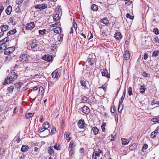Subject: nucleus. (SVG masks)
Listing matches in <instances>:
<instances>
[{
	"label": "nucleus",
	"instance_id": "f257e3e1",
	"mask_svg": "<svg viewBox=\"0 0 159 159\" xmlns=\"http://www.w3.org/2000/svg\"><path fill=\"white\" fill-rule=\"evenodd\" d=\"M17 77V75L15 72L12 71L10 74V76H8L6 79L5 83L6 84H8L12 83L13 81L15 80Z\"/></svg>",
	"mask_w": 159,
	"mask_h": 159
},
{
	"label": "nucleus",
	"instance_id": "f03ea898",
	"mask_svg": "<svg viewBox=\"0 0 159 159\" xmlns=\"http://www.w3.org/2000/svg\"><path fill=\"white\" fill-rule=\"evenodd\" d=\"M125 93H126V92H125V90L124 92H123V95L122 96V97H121L120 100L119 101V107H118V111L119 112H121L123 108V105H121V109H120V105L122 104V103L123 102V100H124V98H125Z\"/></svg>",
	"mask_w": 159,
	"mask_h": 159
},
{
	"label": "nucleus",
	"instance_id": "7ed1b4c3",
	"mask_svg": "<svg viewBox=\"0 0 159 159\" xmlns=\"http://www.w3.org/2000/svg\"><path fill=\"white\" fill-rule=\"evenodd\" d=\"M30 58V57L26 54H22L19 57L20 61L22 62L29 61Z\"/></svg>",
	"mask_w": 159,
	"mask_h": 159
},
{
	"label": "nucleus",
	"instance_id": "20e7f679",
	"mask_svg": "<svg viewBox=\"0 0 159 159\" xmlns=\"http://www.w3.org/2000/svg\"><path fill=\"white\" fill-rule=\"evenodd\" d=\"M78 125L80 128L84 129L87 126V124L84 122V120L81 119L78 122Z\"/></svg>",
	"mask_w": 159,
	"mask_h": 159
},
{
	"label": "nucleus",
	"instance_id": "39448f33",
	"mask_svg": "<svg viewBox=\"0 0 159 159\" xmlns=\"http://www.w3.org/2000/svg\"><path fill=\"white\" fill-rule=\"evenodd\" d=\"M42 58L46 61L50 62L52 60V56L49 54L45 55L42 57Z\"/></svg>",
	"mask_w": 159,
	"mask_h": 159
},
{
	"label": "nucleus",
	"instance_id": "423d86ee",
	"mask_svg": "<svg viewBox=\"0 0 159 159\" xmlns=\"http://www.w3.org/2000/svg\"><path fill=\"white\" fill-rule=\"evenodd\" d=\"M47 7L46 4H42L37 5L35 6V8L36 9H38L40 10L44 9Z\"/></svg>",
	"mask_w": 159,
	"mask_h": 159
},
{
	"label": "nucleus",
	"instance_id": "0eeeda50",
	"mask_svg": "<svg viewBox=\"0 0 159 159\" xmlns=\"http://www.w3.org/2000/svg\"><path fill=\"white\" fill-rule=\"evenodd\" d=\"M34 26L35 25L34 22H30L26 24V28L28 30H32Z\"/></svg>",
	"mask_w": 159,
	"mask_h": 159
},
{
	"label": "nucleus",
	"instance_id": "6e6552de",
	"mask_svg": "<svg viewBox=\"0 0 159 159\" xmlns=\"http://www.w3.org/2000/svg\"><path fill=\"white\" fill-rule=\"evenodd\" d=\"M82 111L85 114H88L90 112L89 108L86 106H84L82 108Z\"/></svg>",
	"mask_w": 159,
	"mask_h": 159
},
{
	"label": "nucleus",
	"instance_id": "1a4fd4ad",
	"mask_svg": "<svg viewBox=\"0 0 159 159\" xmlns=\"http://www.w3.org/2000/svg\"><path fill=\"white\" fill-rule=\"evenodd\" d=\"M51 75L52 77L54 78H56L57 79L59 78V73L58 71L57 70H54L52 74Z\"/></svg>",
	"mask_w": 159,
	"mask_h": 159
},
{
	"label": "nucleus",
	"instance_id": "9d476101",
	"mask_svg": "<svg viewBox=\"0 0 159 159\" xmlns=\"http://www.w3.org/2000/svg\"><path fill=\"white\" fill-rule=\"evenodd\" d=\"M90 56L89 57L87 61L90 65H92L95 62V58L92 57H90Z\"/></svg>",
	"mask_w": 159,
	"mask_h": 159
},
{
	"label": "nucleus",
	"instance_id": "9b49d317",
	"mask_svg": "<svg viewBox=\"0 0 159 159\" xmlns=\"http://www.w3.org/2000/svg\"><path fill=\"white\" fill-rule=\"evenodd\" d=\"M101 73L102 76H105L108 78H110V74H108V71L107 70H104Z\"/></svg>",
	"mask_w": 159,
	"mask_h": 159
},
{
	"label": "nucleus",
	"instance_id": "f8f14e48",
	"mask_svg": "<svg viewBox=\"0 0 159 159\" xmlns=\"http://www.w3.org/2000/svg\"><path fill=\"white\" fill-rule=\"evenodd\" d=\"M9 26L7 25H1L0 29L2 32H3L8 30Z\"/></svg>",
	"mask_w": 159,
	"mask_h": 159
},
{
	"label": "nucleus",
	"instance_id": "ddd939ff",
	"mask_svg": "<svg viewBox=\"0 0 159 159\" xmlns=\"http://www.w3.org/2000/svg\"><path fill=\"white\" fill-rule=\"evenodd\" d=\"M115 35L116 39L118 40L121 39L122 37V36L121 33L119 32H116Z\"/></svg>",
	"mask_w": 159,
	"mask_h": 159
},
{
	"label": "nucleus",
	"instance_id": "4468645a",
	"mask_svg": "<svg viewBox=\"0 0 159 159\" xmlns=\"http://www.w3.org/2000/svg\"><path fill=\"white\" fill-rule=\"evenodd\" d=\"M12 8L11 6H9L7 7L6 10V12L8 15H9L11 14L12 11Z\"/></svg>",
	"mask_w": 159,
	"mask_h": 159
},
{
	"label": "nucleus",
	"instance_id": "2eb2a0df",
	"mask_svg": "<svg viewBox=\"0 0 159 159\" xmlns=\"http://www.w3.org/2000/svg\"><path fill=\"white\" fill-rule=\"evenodd\" d=\"M29 147L25 145H23L21 148V151L23 152H26L28 150Z\"/></svg>",
	"mask_w": 159,
	"mask_h": 159
},
{
	"label": "nucleus",
	"instance_id": "dca6fc26",
	"mask_svg": "<svg viewBox=\"0 0 159 159\" xmlns=\"http://www.w3.org/2000/svg\"><path fill=\"white\" fill-rule=\"evenodd\" d=\"M129 139V140H128L125 138H122L121 139V140L122 141V144L124 145L127 144L129 142V141L130 140V139Z\"/></svg>",
	"mask_w": 159,
	"mask_h": 159
},
{
	"label": "nucleus",
	"instance_id": "f3484780",
	"mask_svg": "<svg viewBox=\"0 0 159 159\" xmlns=\"http://www.w3.org/2000/svg\"><path fill=\"white\" fill-rule=\"evenodd\" d=\"M130 57L129 52L128 51H126L125 52L124 59L125 60H129Z\"/></svg>",
	"mask_w": 159,
	"mask_h": 159
},
{
	"label": "nucleus",
	"instance_id": "a211bd4d",
	"mask_svg": "<svg viewBox=\"0 0 159 159\" xmlns=\"http://www.w3.org/2000/svg\"><path fill=\"white\" fill-rule=\"evenodd\" d=\"M53 19L54 21H57L59 20L60 17L59 14H55L53 16Z\"/></svg>",
	"mask_w": 159,
	"mask_h": 159
},
{
	"label": "nucleus",
	"instance_id": "6ab92c4d",
	"mask_svg": "<svg viewBox=\"0 0 159 159\" xmlns=\"http://www.w3.org/2000/svg\"><path fill=\"white\" fill-rule=\"evenodd\" d=\"M61 28L60 27H57L54 30V32L57 34H59L61 32Z\"/></svg>",
	"mask_w": 159,
	"mask_h": 159
},
{
	"label": "nucleus",
	"instance_id": "aec40b11",
	"mask_svg": "<svg viewBox=\"0 0 159 159\" xmlns=\"http://www.w3.org/2000/svg\"><path fill=\"white\" fill-rule=\"evenodd\" d=\"M140 89V93H143L145 92V91L146 89V88H145V86L144 85H141L140 87V88L139 89Z\"/></svg>",
	"mask_w": 159,
	"mask_h": 159
},
{
	"label": "nucleus",
	"instance_id": "412c9836",
	"mask_svg": "<svg viewBox=\"0 0 159 159\" xmlns=\"http://www.w3.org/2000/svg\"><path fill=\"white\" fill-rule=\"evenodd\" d=\"M42 126L44 128V129H46L49 127V124L48 122L47 121L45 122L43 124Z\"/></svg>",
	"mask_w": 159,
	"mask_h": 159
},
{
	"label": "nucleus",
	"instance_id": "4be33fe9",
	"mask_svg": "<svg viewBox=\"0 0 159 159\" xmlns=\"http://www.w3.org/2000/svg\"><path fill=\"white\" fill-rule=\"evenodd\" d=\"M92 130L93 133L95 135H97L98 134L99 132V129L96 126L92 128Z\"/></svg>",
	"mask_w": 159,
	"mask_h": 159
},
{
	"label": "nucleus",
	"instance_id": "5701e85b",
	"mask_svg": "<svg viewBox=\"0 0 159 159\" xmlns=\"http://www.w3.org/2000/svg\"><path fill=\"white\" fill-rule=\"evenodd\" d=\"M16 32V30L15 29H13L8 32L7 35V36H10L11 34H14Z\"/></svg>",
	"mask_w": 159,
	"mask_h": 159
},
{
	"label": "nucleus",
	"instance_id": "b1692460",
	"mask_svg": "<svg viewBox=\"0 0 159 159\" xmlns=\"http://www.w3.org/2000/svg\"><path fill=\"white\" fill-rule=\"evenodd\" d=\"M101 22L105 25H107L109 23V20L106 18L102 19Z\"/></svg>",
	"mask_w": 159,
	"mask_h": 159
},
{
	"label": "nucleus",
	"instance_id": "393cba45",
	"mask_svg": "<svg viewBox=\"0 0 159 159\" xmlns=\"http://www.w3.org/2000/svg\"><path fill=\"white\" fill-rule=\"evenodd\" d=\"M91 9L93 11H97L98 10V6L96 5L93 4L92 6Z\"/></svg>",
	"mask_w": 159,
	"mask_h": 159
},
{
	"label": "nucleus",
	"instance_id": "a878e982",
	"mask_svg": "<svg viewBox=\"0 0 159 159\" xmlns=\"http://www.w3.org/2000/svg\"><path fill=\"white\" fill-rule=\"evenodd\" d=\"M23 84L20 82H18L16 83L15 84V86L16 87L17 89L20 88L22 86V85Z\"/></svg>",
	"mask_w": 159,
	"mask_h": 159
},
{
	"label": "nucleus",
	"instance_id": "bb28decb",
	"mask_svg": "<svg viewBox=\"0 0 159 159\" xmlns=\"http://www.w3.org/2000/svg\"><path fill=\"white\" fill-rule=\"evenodd\" d=\"M80 83L82 86L86 87V83L85 81H84L83 79H81L80 81Z\"/></svg>",
	"mask_w": 159,
	"mask_h": 159
},
{
	"label": "nucleus",
	"instance_id": "cd10ccee",
	"mask_svg": "<svg viewBox=\"0 0 159 159\" xmlns=\"http://www.w3.org/2000/svg\"><path fill=\"white\" fill-rule=\"evenodd\" d=\"M75 146V145L74 144L73 141H72L70 142L69 148V149H72V148L74 147Z\"/></svg>",
	"mask_w": 159,
	"mask_h": 159
},
{
	"label": "nucleus",
	"instance_id": "c85d7f7f",
	"mask_svg": "<svg viewBox=\"0 0 159 159\" xmlns=\"http://www.w3.org/2000/svg\"><path fill=\"white\" fill-rule=\"evenodd\" d=\"M157 133L156 132V130H155L152 132L151 134V137L152 138H154L156 137Z\"/></svg>",
	"mask_w": 159,
	"mask_h": 159
},
{
	"label": "nucleus",
	"instance_id": "c756f323",
	"mask_svg": "<svg viewBox=\"0 0 159 159\" xmlns=\"http://www.w3.org/2000/svg\"><path fill=\"white\" fill-rule=\"evenodd\" d=\"M88 99L87 97H83L82 98L81 102L83 103H85L87 102Z\"/></svg>",
	"mask_w": 159,
	"mask_h": 159
},
{
	"label": "nucleus",
	"instance_id": "7c9ffc66",
	"mask_svg": "<svg viewBox=\"0 0 159 159\" xmlns=\"http://www.w3.org/2000/svg\"><path fill=\"white\" fill-rule=\"evenodd\" d=\"M136 147V145L135 144H133L129 147V149L131 150H134Z\"/></svg>",
	"mask_w": 159,
	"mask_h": 159
},
{
	"label": "nucleus",
	"instance_id": "2f4dec72",
	"mask_svg": "<svg viewBox=\"0 0 159 159\" xmlns=\"http://www.w3.org/2000/svg\"><path fill=\"white\" fill-rule=\"evenodd\" d=\"M5 45L3 46L2 45H0V53L3 52V50L5 49L6 48Z\"/></svg>",
	"mask_w": 159,
	"mask_h": 159
},
{
	"label": "nucleus",
	"instance_id": "473e14b6",
	"mask_svg": "<svg viewBox=\"0 0 159 159\" xmlns=\"http://www.w3.org/2000/svg\"><path fill=\"white\" fill-rule=\"evenodd\" d=\"M34 113H29L28 114L26 115V118L28 119H29L31 117L33 116L34 115Z\"/></svg>",
	"mask_w": 159,
	"mask_h": 159
},
{
	"label": "nucleus",
	"instance_id": "72a5a7b5",
	"mask_svg": "<svg viewBox=\"0 0 159 159\" xmlns=\"http://www.w3.org/2000/svg\"><path fill=\"white\" fill-rule=\"evenodd\" d=\"M46 31V30L45 29H44L42 30H39V33L40 35H43L45 33Z\"/></svg>",
	"mask_w": 159,
	"mask_h": 159
},
{
	"label": "nucleus",
	"instance_id": "f704fd0d",
	"mask_svg": "<svg viewBox=\"0 0 159 159\" xmlns=\"http://www.w3.org/2000/svg\"><path fill=\"white\" fill-rule=\"evenodd\" d=\"M7 49L8 50L10 51L9 52L10 53H12L15 50V48L12 47H10L7 48Z\"/></svg>",
	"mask_w": 159,
	"mask_h": 159
},
{
	"label": "nucleus",
	"instance_id": "c9c22d12",
	"mask_svg": "<svg viewBox=\"0 0 159 159\" xmlns=\"http://www.w3.org/2000/svg\"><path fill=\"white\" fill-rule=\"evenodd\" d=\"M159 54V51H154L153 53L152 56H154L155 57H157L158 54Z\"/></svg>",
	"mask_w": 159,
	"mask_h": 159
},
{
	"label": "nucleus",
	"instance_id": "e433bc0d",
	"mask_svg": "<svg viewBox=\"0 0 159 159\" xmlns=\"http://www.w3.org/2000/svg\"><path fill=\"white\" fill-rule=\"evenodd\" d=\"M69 136L70 134L68 136V133L66 132H65L64 134V137L65 139H67V140H68L70 139Z\"/></svg>",
	"mask_w": 159,
	"mask_h": 159
},
{
	"label": "nucleus",
	"instance_id": "4c0bfd02",
	"mask_svg": "<svg viewBox=\"0 0 159 159\" xmlns=\"http://www.w3.org/2000/svg\"><path fill=\"white\" fill-rule=\"evenodd\" d=\"M97 154V151H95L93 153L92 155V159H97V157H96Z\"/></svg>",
	"mask_w": 159,
	"mask_h": 159
},
{
	"label": "nucleus",
	"instance_id": "58836bf2",
	"mask_svg": "<svg viewBox=\"0 0 159 159\" xmlns=\"http://www.w3.org/2000/svg\"><path fill=\"white\" fill-rule=\"evenodd\" d=\"M49 153L51 154H52L54 152V150L52 148L50 147L49 148V149L48 150Z\"/></svg>",
	"mask_w": 159,
	"mask_h": 159
},
{
	"label": "nucleus",
	"instance_id": "ea45409f",
	"mask_svg": "<svg viewBox=\"0 0 159 159\" xmlns=\"http://www.w3.org/2000/svg\"><path fill=\"white\" fill-rule=\"evenodd\" d=\"M132 88L130 87H129L128 88V93L129 96H131L132 94Z\"/></svg>",
	"mask_w": 159,
	"mask_h": 159
},
{
	"label": "nucleus",
	"instance_id": "a19ab883",
	"mask_svg": "<svg viewBox=\"0 0 159 159\" xmlns=\"http://www.w3.org/2000/svg\"><path fill=\"white\" fill-rule=\"evenodd\" d=\"M73 27L74 29L75 30H76L77 28V25L75 21L73 22V26L72 27Z\"/></svg>",
	"mask_w": 159,
	"mask_h": 159
},
{
	"label": "nucleus",
	"instance_id": "79ce46f5",
	"mask_svg": "<svg viewBox=\"0 0 159 159\" xmlns=\"http://www.w3.org/2000/svg\"><path fill=\"white\" fill-rule=\"evenodd\" d=\"M14 87L12 86H11L8 88V90L9 93H11L12 92L14 89Z\"/></svg>",
	"mask_w": 159,
	"mask_h": 159
},
{
	"label": "nucleus",
	"instance_id": "37998d69",
	"mask_svg": "<svg viewBox=\"0 0 159 159\" xmlns=\"http://www.w3.org/2000/svg\"><path fill=\"white\" fill-rule=\"evenodd\" d=\"M5 50L4 53L6 55H9L10 54L9 50H8L7 48H5V49L4 50Z\"/></svg>",
	"mask_w": 159,
	"mask_h": 159
},
{
	"label": "nucleus",
	"instance_id": "c03bdc74",
	"mask_svg": "<svg viewBox=\"0 0 159 159\" xmlns=\"http://www.w3.org/2000/svg\"><path fill=\"white\" fill-rule=\"evenodd\" d=\"M31 48H34L37 47V44L34 42H32L31 43Z\"/></svg>",
	"mask_w": 159,
	"mask_h": 159
},
{
	"label": "nucleus",
	"instance_id": "a18cd8bd",
	"mask_svg": "<svg viewBox=\"0 0 159 159\" xmlns=\"http://www.w3.org/2000/svg\"><path fill=\"white\" fill-rule=\"evenodd\" d=\"M153 32L155 34H159L158 30L157 28H155L153 30Z\"/></svg>",
	"mask_w": 159,
	"mask_h": 159
},
{
	"label": "nucleus",
	"instance_id": "49530a36",
	"mask_svg": "<svg viewBox=\"0 0 159 159\" xmlns=\"http://www.w3.org/2000/svg\"><path fill=\"white\" fill-rule=\"evenodd\" d=\"M126 17L128 18H129V19L131 20L133 19L134 18V16H131L130 15L129 13H127L126 14Z\"/></svg>",
	"mask_w": 159,
	"mask_h": 159
},
{
	"label": "nucleus",
	"instance_id": "de8ad7c7",
	"mask_svg": "<svg viewBox=\"0 0 159 159\" xmlns=\"http://www.w3.org/2000/svg\"><path fill=\"white\" fill-rule=\"evenodd\" d=\"M56 131V129H55V127H52V129L51 131V134L52 135L53 134H54L55 133Z\"/></svg>",
	"mask_w": 159,
	"mask_h": 159
},
{
	"label": "nucleus",
	"instance_id": "09e8293b",
	"mask_svg": "<svg viewBox=\"0 0 159 159\" xmlns=\"http://www.w3.org/2000/svg\"><path fill=\"white\" fill-rule=\"evenodd\" d=\"M74 153V151L72 149H71L70 150H69V156H71L72 154Z\"/></svg>",
	"mask_w": 159,
	"mask_h": 159
},
{
	"label": "nucleus",
	"instance_id": "8fccbe9b",
	"mask_svg": "<svg viewBox=\"0 0 159 159\" xmlns=\"http://www.w3.org/2000/svg\"><path fill=\"white\" fill-rule=\"evenodd\" d=\"M24 0H17L16 1V4L18 5H20L23 2Z\"/></svg>",
	"mask_w": 159,
	"mask_h": 159
},
{
	"label": "nucleus",
	"instance_id": "3c124183",
	"mask_svg": "<svg viewBox=\"0 0 159 159\" xmlns=\"http://www.w3.org/2000/svg\"><path fill=\"white\" fill-rule=\"evenodd\" d=\"M39 93H43V88L42 86H40L39 87Z\"/></svg>",
	"mask_w": 159,
	"mask_h": 159
},
{
	"label": "nucleus",
	"instance_id": "603ef678",
	"mask_svg": "<svg viewBox=\"0 0 159 159\" xmlns=\"http://www.w3.org/2000/svg\"><path fill=\"white\" fill-rule=\"evenodd\" d=\"M125 1H127V2H125V5L126 6H128L130 5L131 3V2L129 0H126Z\"/></svg>",
	"mask_w": 159,
	"mask_h": 159
},
{
	"label": "nucleus",
	"instance_id": "864d4df0",
	"mask_svg": "<svg viewBox=\"0 0 159 159\" xmlns=\"http://www.w3.org/2000/svg\"><path fill=\"white\" fill-rule=\"evenodd\" d=\"M148 147V145L147 144H144L143 146V147L142 148V150H143V149L146 150V149Z\"/></svg>",
	"mask_w": 159,
	"mask_h": 159
},
{
	"label": "nucleus",
	"instance_id": "5fc2aeb1",
	"mask_svg": "<svg viewBox=\"0 0 159 159\" xmlns=\"http://www.w3.org/2000/svg\"><path fill=\"white\" fill-rule=\"evenodd\" d=\"M4 149L2 148H0V154L2 155L4 153Z\"/></svg>",
	"mask_w": 159,
	"mask_h": 159
},
{
	"label": "nucleus",
	"instance_id": "6e6d98bb",
	"mask_svg": "<svg viewBox=\"0 0 159 159\" xmlns=\"http://www.w3.org/2000/svg\"><path fill=\"white\" fill-rule=\"evenodd\" d=\"M148 54L147 53H146L144 55L143 59L144 60H146L148 58Z\"/></svg>",
	"mask_w": 159,
	"mask_h": 159
},
{
	"label": "nucleus",
	"instance_id": "4d7b16f0",
	"mask_svg": "<svg viewBox=\"0 0 159 159\" xmlns=\"http://www.w3.org/2000/svg\"><path fill=\"white\" fill-rule=\"evenodd\" d=\"M154 41L159 43V39L157 36L155 37L154 39Z\"/></svg>",
	"mask_w": 159,
	"mask_h": 159
},
{
	"label": "nucleus",
	"instance_id": "13d9d810",
	"mask_svg": "<svg viewBox=\"0 0 159 159\" xmlns=\"http://www.w3.org/2000/svg\"><path fill=\"white\" fill-rule=\"evenodd\" d=\"M142 75L144 77H148V74L145 72H143L142 73Z\"/></svg>",
	"mask_w": 159,
	"mask_h": 159
},
{
	"label": "nucleus",
	"instance_id": "bf43d9fd",
	"mask_svg": "<svg viewBox=\"0 0 159 159\" xmlns=\"http://www.w3.org/2000/svg\"><path fill=\"white\" fill-rule=\"evenodd\" d=\"M53 147H54V149H56L57 150H60V148H59V147L57 146V144L55 145H54Z\"/></svg>",
	"mask_w": 159,
	"mask_h": 159
},
{
	"label": "nucleus",
	"instance_id": "052dcab7",
	"mask_svg": "<svg viewBox=\"0 0 159 159\" xmlns=\"http://www.w3.org/2000/svg\"><path fill=\"white\" fill-rule=\"evenodd\" d=\"M46 129H44V128H40L39 129V131H40V133H42Z\"/></svg>",
	"mask_w": 159,
	"mask_h": 159
},
{
	"label": "nucleus",
	"instance_id": "680f3d73",
	"mask_svg": "<svg viewBox=\"0 0 159 159\" xmlns=\"http://www.w3.org/2000/svg\"><path fill=\"white\" fill-rule=\"evenodd\" d=\"M74 29L73 28V27H71L70 28V34H72L74 32Z\"/></svg>",
	"mask_w": 159,
	"mask_h": 159
},
{
	"label": "nucleus",
	"instance_id": "e2e57ef3",
	"mask_svg": "<svg viewBox=\"0 0 159 159\" xmlns=\"http://www.w3.org/2000/svg\"><path fill=\"white\" fill-rule=\"evenodd\" d=\"M63 35H60L58 37V39H59L60 40H61L62 39Z\"/></svg>",
	"mask_w": 159,
	"mask_h": 159
},
{
	"label": "nucleus",
	"instance_id": "0e129e2a",
	"mask_svg": "<svg viewBox=\"0 0 159 159\" xmlns=\"http://www.w3.org/2000/svg\"><path fill=\"white\" fill-rule=\"evenodd\" d=\"M38 89V87L37 86H36L34 87L32 89V90L33 91H36Z\"/></svg>",
	"mask_w": 159,
	"mask_h": 159
},
{
	"label": "nucleus",
	"instance_id": "69168bd1",
	"mask_svg": "<svg viewBox=\"0 0 159 159\" xmlns=\"http://www.w3.org/2000/svg\"><path fill=\"white\" fill-rule=\"evenodd\" d=\"M4 7L3 6H0V11L2 12V11L4 10Z\"/></svg>",
	"mask_w": 159,
	"mask_h": 159
},
{
	"label": "nucleus",
	"instance_id": "338daca9",
	"mask_svg": "<svg viewBox=\"0 0 159 159\" xmlns=\"http://www.w3.org/2000/svg\"><path fill=\"white\" fill-rule=\"evenodd\" d=\"M58 22L55 23L54 24H52V25L51 26L53 27H55L57 25Z\"/></svg>",
	"mask_w": 159,
	"mask_h": 159
},
{
	"label": "nucleus",
	"instance_id": "774afa93",
	"mask_svg": "<svg viewBox=\"0 0 159 159\" xmlns=\"http://www.w3.org/2000/svg\"><path fill=\"white\" fill-rule=\"evenodd\" d=\"M157 118H153L151 119V121L154 122H157Z\"/></svg>",
	"mask_w": 159,
	"mask_h": 159
}]
</instances>
